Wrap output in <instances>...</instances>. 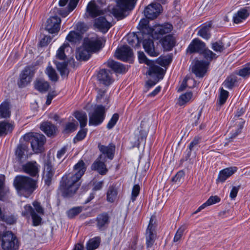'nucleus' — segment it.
<instances>
[{
	"instance_id": "f257e3e1",
	"label": "nucleus",
	"mask_w": 250,
	"mask_h": 250,
	"mask_svg": "<svg viewBox=\"0 0 250 250\" xmlns=\"http://www.w3.org/2000/svg\"><path fill=\"white\" fill-rule=\"evenodd\" d=\"M86 169L84 163L80 161L74 167V173H69L62 178L60 190L63 196L70 197L75 193L80 185L79 181Z\"/></svg>"
},
{
	"instance_id": "f03ea898",
	"label": "nucleus",
	"mask_w": 250,
	"mask_h": 250,
	"mask_svg": "<svg viewBox=\"0 0 250 250\" xmlns=\"http://www.w3.org/2000/svg\"><path fill=\"white\" fill-rule=\"evenodd\" d=\"M172 30V25L167 23L162 25H156L150 28L148 34H142L143 45L145 51L151 56H158L159 53L155 51L153 41L150 37L158 39L161 36L171 32Z\"/></svg>"
},
{
	"instance_id": "7ed1b4c3",
	"label": "nucleus",
	"mask_w": 250,
	"mask_h": 250,
	"mask_svg": "<svg viewBox=\"0 0 250 250\" xmlns=\"http://www.w3.org/2000/svg\"><path fill=\"white\" fill-rule=\"evenodd\" d=\"M36 181L31 178L24 176H16L14 181V185L21 194H31L36 188Z\"/></svg>"
},
{
	"instance_id": "20e7f679",
	"label": "nucleus",
	"mask_w": 250,
	"mask_h": 250,
	"mask_svg": "<svg viewBox=\"0 0 250 250\" xmlns=\"http://www.w3.org/2000/svg\"><path fill=\"white\" fill-rule=\"evenodd\" d=\"M136 0H117V5L112 9V13L118 19L124 18L127 15L126 12L133 9Z\"/></svg>"
},
{
	"instance_id": "39448f33",
	"label": "nucleus",
	"mask_w": 250,
	"mask_h": 250,
	"mask_svg": "<svg viewBox=\"0 0 250 250\" xmlns=\"http://www.w3.org/2000/svg\"><path fill=\"white\" fill-rule=\"evenodd\" d=\"M1 247L3 250H18L19 242L16 236L11 231L4 232L1 236Z\"/></svg>"
},
{
	"instance_id": "423d86ee",
	"label": "nucleus",
	"mask_w": 250,
	"mask_h": 250,
	"mask_svg": "<svg viewBox=\"0 0 250 250\" xmlns=\"http://www.w3.org/2000/svg\"><path fill=\"white\" fill-rule=\"evenodd\" d=\"M105 107L102 105H96L93 112L89 115V125H98L101 124L105 118Z\"/></svg>"
},
{
	"instance_id": "0eeeda50",
	"label": "nucleus",
	"mask_w": 250,
	"mask_h": 250,
	"mask_svg": "<svg viewBox=\"0 0 250 250\" xmlns=\"http://www.w3.org/2000/svg\"><path fill=\"white\" fill-rule=\"evenodd\" d=\"M104 42L103 38L95 36L91 38H85L83 44L92 53H96L103 47V44Z\"/></svg>"
},
{
	"instance_id": "6e6552de",
	"label": "nucleus",
	"mask_w": 250,
	"mask_h": 250,
	"mask_svg": "<svg viewBox=\"0 0 250 250\" xmlns=\"http://www.w3.org/2000/svg\"><path fill=\"white\" fill-rule=\"evenodd\" d=\"M153 222V219L151 217L145 233L146 244L148 248L151 247L153 246L156 238L155 226Z\"/></svg>"
},
{
	"instance_id": "1a4fd4ad",
	"label": "nucleus",
	"mask_w": 250,
	"mask_h": 250,
	"mask_svg": "<svg viewBox=\"0 0 250 250\" xmlns=\"http://www.w3.org/2000/svg\"><path fill=\"white\" fill-rule=\"evenodd\" d=\"M34 72L29 67H26L22 71L18 84L19 87H23L30 83L34 75Z\"/></svg>"
},
{
	"instance_id": "9d476101",
	"label": "nucleus",
	"mask_w": 250,
	"mask_h": 250,
	"mask_svg": "<svg viewBox=\"0 0 250 250\" xmlns=\"http://www.w3.org/2000/svg\"><path fill=\"white\" fill-rule=\"evenodd\" d=\"M162 11V6L160 3H152L148 5L144 10L146 18L153 20L158 17Z\"/></svg>"
},
{
	"instance_id": "9b49d317",
	"label": "nucleus",
	"mask_w": 250,
	"mask_h": 250,
	"mask_svg": "<svg viewBox=\"0 0 250 250\" xmlns=\"http://www.w3.org/2000/svg\"><path fill=\"white\" fill-rule=\"evenodd\" d=\"M61 20L57 16H53L46 21L45 29L49 33H58L60 30Z\"/></svg>"
},
{
	"instance_id": "f8f14e48",
	"label": "nucleus",
	"mask_w": 250,
	"mask_h": 250,
	"mask_svg": "<svg viewBox=\"0 0 250 250\" xmlns=\"http://www.w3.org/2000/svg\"><path fill=\"white\" fill-rule=\"evenodd\" d=\"M45 142V137L43 135L36 134L31 142V146L35 153L42 151V146Z\"/></svg>"
},
{
	"instance_id": "ddd939ff",
	"label": "nucleus",
	"mask_w": 250,
	"mask_h": 250,
	"mask_svg": "<svg viewBox=\"0 0 250 250\" xmlns=\"http://www.w3.org/2000/svg\"><path fill=\"white\" fill-rule=\"evenodd\" d=\"M98 147L102 153V154L100 155L99 157V159L105 160V156L110 160H112L113 158L115 148V146L114 145L110 144L107 146L99 145Z\"/></svg>"
},
{
	"instance_id": "4468645a",
	"label": "nucleus",
	"mask_w": 250,
	"mask_h": 250,
	"mask_svg": "<svg viewBox=\"0 0 250 250\" xmlns=\"http://www.w3.org/2000/svg\"><path fill=\"white\" fill-rule=\"evenodd\" d=\"M21 213L23 216L27 217H29L30 215L33 219V223L34 226L39 225L41 222L42 218L41 216L37 214L30 205H25Z\"/></svg>"
},
{
	"instance_id": "2eb2a0df",
	"label": "nucleus",
	"mask_w": 250,
	"mask_h": 250,
	"mask_svg": "<svg viewBox=\"0 0 250 250\" xmlns=\"http://www.w3.org/2000/svg\"><path fill=\"white\" fill-rule=\"evenodd\" d=\"M118 59L125 62L129 61L133 56L132 50L127 45H124L116 51Z\"/></svg>"
},
{
	"instance_id": "dca6fc26",
	"label": "nucleus",
	"mask_w": 250,
	"mask_h": 250,
	"mask_svg": "<svg viewBox=\"0 0 250 250\" xmlns=\"http://www.w3.org/2000/svg\"><path fill=\"white\" fill-rule=\"evenodd\" d=\"M97 79L100 83L106 86L110 85L113 82L110 71L104 69L99 71Z\"/></svg>"
},
{
	"instance_id": "f3484780",
	"label": "nucleus",
	"mask_w": 250,
	"mask_h": 250,
	"mask_svg": "<svg viewBox=\"0 0 250 250\" xmlns=\"http://www.w3.org/2000/svg\"><path fill=\"white\" fill-rule=\"evenodd\" d=\"M208 63L204 61H196L192 66V71L197 77H202L206 72Z\"/></svg>"
},
{
	"instance_id": "a211bd4d",
	"label": "nucleus",
	"mask_w": 250,
	"mask_h": 250,
	"mask_svg": "<svg viewBox=\"0 0 250 250\" xmlns=\"http://www.w3.org/2000/svg\"><path fill=\"white\" fill-rule=\"evenodd\" d=\"M206 47V44L198 39H194L189 45L188 50L190 53H199L201 54Z\"/></svg>"
},
{
	"instance_id": "6ab92c4d",
	"label": "nucleus",
	"mask_w": 250,
	"mask_h": 250,
	"mask_svg": "<svg viewBox=\"0 0 250 250\" xmlns=\"http://www.w3.org/2000/svg\"><path fill=\"white\" fill-rule=\"evenodd\" d=\"M24 172L31 176H36L39 171V166L35 161L29 162L22 166Z\"/></svg>"
},
{
	"instance_id": "aec40b11",
	"label": "nucleus",
	"mask_w": 250,
	"mask_h": 250,
	"mask_svg": "<svg viewBox=\"0 0 250 250\" xmlns=\"http://www.w3.org/2000/svg\"><path fill=\"white\" fill-rule=\"evenodd\" d=\"M86 13L92 17L94 18L103 14V10L96 4L95 0H91L87 4Z\"/></svg>"
},
{
	"instance_id": "412c9836",
	"label": "nucleus",
	"mask_w": 250,
	"mask_h": 250,
	"mask_svg": "<svg viewBox=\"0 0 250 250\" xmlns=\"http://www.w3.org/2000/svg\"><path fill=\"white\" fill-rule=\"evenodd\" d=\"M97 228L101 230L107 228L110 222V217L107 213L99 214L96 218Z\"/></svg>"
},
{
	"instance_id": "4be33fe9",
	"label": "nucleus",
	"mask_w": 250,
	"mask_h": 250,
	"mask_svg": "<svg viewBox=\"0 0 250 250\" xmlns=\"http://www.w3.org/2000/svg\"><path fill=\"white\" fill-rule=\"evenodd\" d=\"M237 167H229L221 170L218 174L217 181L220 182H224L228 178L236 172Z\"/></svg>"
},
{
	"instance_id": "5701e85b",
	"label": "nucleus",
	"mask_w": 250,
	"mask_h": 250,
	"mask_svg": "<svg viewBox=\"0 0 250 250\" xmlns=\"http://www.w3.org/2000/svg\"><path fill=\"white\" fill-rule=\"evenodd\" d=\"M236 121L235 125L232 127V130L229 133V141H232L241 132V130L244 126L245 122L242 119L238 118Z\"/></svg>"
},
{
	"instance_id": "b1692460",
	"label": "nucleus",
	"mask_w": 250,
	"mask_h": 250,
	"mask_svg": "<svg viewBox=\"0 0 250 250\" xmlns=\"http://www.w3.org/2000/svg\"><path fill=\"white\" fill-rule=\"evenodd\" d=\"M249 7L241 8L233 17V20L234 23H239L245 20L249 15Z\"/></svg>"
},
{
	"instance_id": "393cba45",
	"label": "nucleus",
	"mask_w": 250,
	"mask_h": 250,
	"mask_svg": "<svg viewBox=\"0 0 250 250\" xmlns=\"http://www.w3.org/2000/svg\"><path fill=\"white\" fill-rule=\"evenodd\" d=\"M95 26L103 32H107L111 27L110 23L105 18L100 17L95 20Z\"/></svg>"
},
{
	"instance_id": "a878e982",
	"label": "nucleus",
	"mask_w": 250,
	"mask_h": 250,
	"mask_svg": "<svg viewBox=\"0 0 250 250\" xmlns=\"http://www.w3.org/2000/svg\"><path fill=\"white\" fill-rule=\"evenodd\" d=\"M92 53H93L90 50L84 47V45L83 44L78 49L76 57L78 60L86 61L89 59Z\"/></svg>"
},
{
	"instance_id": "bb28decb",
	"label": "nucleus",
	"mask_w": 250,
	"mask_h": 250,
	"mask_svg": "<svg viewBox=\"0 0 250 250\" xmlns=\"http://www.w3.org/2000/svg\"><path fill=\"white\" fill-rule=\"evenodd\" d=\"M54 171L52 166L49 164L45 165L43 171V178L46 185L49 186L51 184Z\"/></svg>"
},
{
	"instance_id": "cd10ccee",
	"label": "nucleus",
	"mask_w": 250,
	"mask_h": 250,
	"mask_svg": "<svg viewBox=\"0 0 250 250\" xmlns=\"http://www.w3.org/2000/svg\"><path fill=\"white\" fill-rule=\"evenodd\" d=\"M211 22L205 24L198 31V35L205 40H208L211 36L210 30L211 28Z\"/></svg>"
},
{
	"instance_id": "c85d7f7f",
	"label": "nucleus",
	"mask_w": 250,
	"mask_h": 250,
	"mask_svg": "<svg viewBox=\"0 0 250 250\" xmlns=\"http://www.w3.org/2000/svg\"><path fill=\"white\" fill-rule=\"evenodd\" d=\"M70 50L72 51V48L70 47L68 43H64L57 50L56 53V57L61 60H65L66 59V52Z\"/></svg>"
},
{
	"instance_id": "c756f323",
	"label": "nucleus",
	"mask_w": 250,
	"mask_h": 250,
	"mask_svg": "<svg viewBox=\"0 0 250 250\" xmlns=\"http://www.w3.org/2000/svg\"><path fill=\"white\" fill-rule=\"evenodd\" d=\"M107 66L117 73H124L126 71V68L122 63L109 60L107 62Z\"/></svg>"
},
{
	"instance_id": "7c9ffc66",
	"label": "nucleus",
	"mask_w": 250,
	"mask_h": 250,
	"mask_svg": "<svg viewBox=\"0 0 250 250\" xmlns=\"http://www.w3.org/2000/svg\"><path fill=\"white\" fill-rule=\"evenodd\" d=\"M41 129L48 136L53 135L56 130V126L49 122L42 123L41 125Z\"/></svg>"
},
{
	"instance_id": "2f4dec72",
	"label": "nucleus",
	"mask_w": 250,
	"mask_h": 250,
	"mask_svg": "<svg viewBox=\"0 0 250 250\" xmlns=\"http://www.w3.org/2000/svg\"><path fill=\"white\" fill-rule=\"evenodd\" d=\"M237 75L232 74L227 78L223 83V85L229 89H232L236 85L238 82V78Z\"/></svg>"
},
{
	"instance_id": "473e14b6",
	"label": "nucleus",
	"mask_w": 250,
	"mask_h": 250,
	"mask_svg": "<svg viewBox=\"0 0 250 250\" xmlns=\"http://www.w3.org/2000/svg\"><path fill=\"white\" fill-rule=\"evenodd\" d=\"M104 159L100 160L95 162L92 166V168L94 170H96L101 174H104L107 171V169L104 164Z\"/></svg>"
},
{
	"instance_id": "72a5a7b5",
	"label": "nucleus",
	"mask_w": 250,
	"mask_h": 250,
	"mask_svg": "<svg viewBox=\"0 0 250 250\" xmlns=\"http://www.w3.org/2000/svg\"><path fill=\"white\" fill-rule=\"evenodd\" d=\"M175 41L171 35L166 36L162 40V45L165 49L171 50L175 45Z\"/></svg>"
},
{
	"instance_id": "f704fd0d",
	"label": "nucleus",
	"mask_w": 250,
	"mask_h": 250,
	"mask_svg": "<svg viewBox=\"0 0 250 250\" xmlns=\"http://www.w3.org/2000/svg\"><path fill=\"white\" fill-rule=\"evenodd\" d=\"M34 87L36 89L40 92H45L48 90L50 85L47 82L43 80H39L35 82Z\"/></svg>"
},
{
	"instance_id": "c9c22d12",
	"label": "nucleus",
	"mask_w": 250,
	"mask_h": 250,
	"mask_svg": "<svg viewBox=\"0 0 250 250\" xmlns=\"http://www.w3.org/2000/svg\"><path fill=\"white\" fill-rule=\"evenodd\" d=\"M10 116L9 103L4 102L0 104V119L8 118Z\"/></svg>"
},
{
	"instance_id": "e433bc0d",
	"label": "nucleus",
	"mask_w": 250,
	"mask_h": 250,
	"mask_svg": "<svg viewBox=\"0 0 250 250\" xmlns=\"http://www.w3.org/2000/svg\"><path fill=\"white\" fill-rule=\"evenodd\" d=\"M105 90L99 89L97 91V95L96 97V101L97 103L105 104H107L109 102V97L105 94Z\"/></svg>"
},
{
	"instance_id": "4c0bfd02",
	"label": "nucleus",
	"mask_w": 250,
	"mask_h": 250,
	"mask_svg": "<svg viewBox=\"0 0 250 250\" xmlns=\"http://www.w3.org/2000/svg\"><path fill=\"white\" fill-rule=\"evenodd\" d=\"M14 128L13 125L6 122L0 123V136L5 135L11 132Z\"/></svg>"
},
{
	"instance_id": "58836bf2",
	"label": "nucleus",
	"mask_w": 250,
	"mask_h": 250,
	"mask_svg": "<svg viewBox=\"0 0 250 250\" xmlns=\"http://www.w3.org/2000/svg\"><path fill=\"white\" fill-rule=\"evenodd\" d=\"M82 35L80 33L76 31H70L66 37V40L72 43L79 42L82 39Z\"/></svg>"
},
{
	"instance_id": "ea45409f",
	"label": "nucleus",
	"mask_w": 250,
	"mask_h": 250,
	"mask_svg": "<svg viewBox=\"0 0 250 250\" xmlns=\"http://www.w3.org/2000/svg\"><path fill=\"white\" fill-rule=\"evenodd\" d=\"M235 74L243 78H247L250 76V63H247L240 69L235 72Z\"/></svg>"
},
{
	"instance_id": "a19ab883",
	"label": "nucleus",
	"mask_w": 250,
	"mask_h": 250,
	"mask_svg": "<svg viewBox=\"0 0 250 250\" xmlns=\"http://www.w3.org/2000/svg\"><path fill=\"white\" fill-rule=\"evenodd\" d=\"M79 1V0H70L67 10L63 12L62 9H60L59 13L63 17H66L76 7Z\"/></svg>"
},
{
	"instance_id": "79ce46f5",
	"label": "nucleus",
	"mask_w": 250,
	"mask_h": 250,
	"mask_svg": "<svg viewBox=\"0 0 250 250\" xmlns=\"http://www.w3.org/2000/svg\"><path fill=\"white\" fill-rule=\"evenodd\" d=\"M74 116L79 121L81 127L83 128L86 125L87 118L85 112L76 111L74 114Z\"/></svg>"
},
{
	"instance_id": "37998d69",
	"label": "nucleus",
	"mask_w": 250,
	"mask_h": 250,
	"mask_svg": "<svg viewBox=\"0 0 250 250\" xmlns=\"http://www.w3.org/2000/svg\"><path fill=\"white\" fill-rule=\"evenodd\" d=\"M201 54H202L204 58L208 62L211 61L213 59H216L219 55H217V54L213 52L211 50L206 47Z\"/></svg>"
},
{
	"instance_id": "c03bdc74",
	"label": "nucleus",
	"mask_w": 250,
	"mask_h": 250,
	"mask_svg": "<svg viewBox=\"0 0 250 250\" xmlns=\"http://www.w3.org/2000/svg\"><path fill=\"white\" fill-rule=\"evenodd\" d=\"M57 68L60 72L61 75L63 76H66L68 74V70L67 68V64L66 62H57L55 61Z\"/></svg>"
},
{
	"instance_id": "a18cd8bd",
	"label": "nucleus",
	"mask_w": 250,
	"mask_h": 250,
	"mask_svg": "<svg viewBox=\"0 0 250 250\" xmlns=\"http://www.w3.org/2000/svg\"><path fill=\"white\" fill-rule=\"evenodd\" d=\"M148 65L149 66V70L147 72L149 75H161L163 74V69L160 66L154 65L153 62H152V63L150 65Z\"/></svg>"
},
{
	"instance_id": "49530a36",
	"label": "nucleus",
	"mask_w": 250,
	"mask_h": 250,
	"mask_svg": "<svg viewBox=\"0 0 250 250\" xmlns=\"http://www.w3.org/2000/svg\"><path fill=\"white\" fill-rule=\"evenodd\" d=\"M27 146L25 144H21L18 146L15 154L19 160H21L24 155L25 152H27Z\"/></svg>"
},
{
	"instance_id": "de8ad7c7",
	"label": "nucleus",
	"mask_w": 250,
	"mask_h": 250,
	"mask_svg": "<svg viewBox=\"0 0 250 250\" xmlns=\"http://www.w3.org/2000/svg\"><path fill=\"white\" fill-rule=\"evenodd\" d=\"M100 243V239L99 237H95L89 240L86 245L87 250H94L99 247Z\"/></svg>"
},
{
	"instance_id": "09e8293b",
	"label": "nucleus",
	"mask_w": 250,
	"mask_h": 250,
	"mask_svg": "<svg viewBox=\"0 0 250 250\" xmlns=\"http://www.w3.org/2000/svg\"><path fill=\"white\" fill-rule=\"evenodd\" d=\"M117 195L116 189L111 186L109 187L107 192V200L108 202H113L116 199Z\"/></svg>"
},
{
	"instance_id": "8fccbe9b",
	"label": "nucleus",
	"mask_w": 250,
	"mask_h": 250,
	"mask_svg": "<svg viewBox=\"0 0 250 250\" xmlns=\"http://www.w3.org/2000/svg\"><path fill=\"white\" fill-rule=\"evenodd\" d=\"M211 48L216 52V54H220L225 49L224 44L220 41L211 43Z\"/></svg>"
},
{
	"instance_id": "3c124183",
	"label": "nucleus",
	"mask_w": 250,
	"mask_h": 250,
	"mask_svg": "<svg viewBox=\"0 0 250 250\" xmlns=\"http://www.w3.org/2000/svg\"><path fill=\"white\" fill-rule=\"evenodd\" d=\"M192 97V93L191 92H187L182 94L179 98L178 103L180 105H183L189 102Z\"/></svg>"
},
{
	"instance_id": "603ef678",
	"label": "nucleus",
	"mask_w": 250,
	"mask_h": 250,
	"mask_svg": "<svg viewBox=\"0 0 250 250\" xmlns=\"http://www.w3.org/2000/svg\"><path fill=\"white\" fill-rule=\"evenodd\" d=\"M127 41L128 43L132 46H134V43H136L135 45L136 47L140 46L139 38L134 34L128 35L127 37Z\"/></svg>"
},
{
	"instance_id": "864d4df0",
	"label": "nucleus",
	"mask_w": 250,
	"mask_h": 250,
	"mask_svg": "<svg viewBox=\"0 0 250 250\" xmlns=\"http://www.w3.org/2000/svg\"><path fill=\"white\" fill-rule=\"evenodd\" d=\"M82 207H77L73 208L67 211V216L69 218H73L78 214L80 213L83 210Z\"/></svg>"
},
{
	"instance_id": "5fc2aeb1",
	"label": "nucleus",
	"mask_w": 250,
	"mask_h": 250,
	"mask_svg": "<svg viewBox=\"0 0 250 250\" xmlns=\"http://www.w3.org/2000/svg\"><path fill=\"white\" fill-rule=\"evenodd\" d=\"M45 73L51 81L54 82L57 81L58 78V76L55 70L51 66H48L46 68Z\"/></svg>"
},
{
	"instance_id": "6e6d98bb",
	"label": "nucleus",
	"mask_w": 250,
	"mask_h": 250,
	"mask_svg": "<svg viewBox=\"0 0 250 250\" xmlns=\"http://www.w3.org/2000/svg\"><path fill=\"white\" fill-rule=\"evenodd\" d=\"M184 173L182 171H180L172 178V182L176 185H179L184 179Z\"/></svg>"
},
{
	"instance_id": "4d7b16f0",
	"label": "nucleus",
	"mask_w": 250,
	"mask_h": 250,
	"mask_svg": "<svg viewBox=\"0 0 250 250\" xmlns=\"http://www.w3.org/2000/svg\"><path fill=\"white\" fill-rule=\"evenodd\" d=\"M220 94L219 95V102L220 104H224L229 96V92L223 89V87L220 88Z\"/></svg>"
},
{
	"instance_id": "13d9d810",
	"label": "nucleus",
	"mask_w": 250,
	"mask_h": 250,
	"mask_svg": "<svg viewBox=\"0 0 250 250\" xmlns=\"http://www.w3.org/2000/svg\"><path fill=\"white\" fill-rule=\"evenodd\" d=\"M171 59L167 56L161 57L157 59V62L162 66L168 65L171 62Z\"/></svg>"
},
{
	"instance_id": "bf43d9fd",
	"label": "nucleus",
	"mask_w": 250,
	"mask_h": 250,
	"mask_svg": "<svg viewBox=\"0 0 250 250\" xmlns=\"http://www.w3.org/2000/svg\"><path fill=\"white\" fill-rule=\"evenodd\" d=\"M186 229L187 227L186 225H183L179 228L173 239V241L174 242H177L180 240L183 235L184 231Z\"/></svg>"
},
{
	"instance_id": "052dcab7",
	"label": "nucleus",
	"mask_w": 250,
	"mask_h": 250,
	"mask_svg": "<svg viewBox=\"0 0 250 250\" xmlns=\"http://www.w3.org/2000/svg\"><path fill=\"white\" fill-rule=\"evenodd\" d=\"M0 218L1 220L10 225L14 224L16 221V218L13 215H5L1 213Z\"/></svg>"
},
{
	"instance_id": "680f3d73",
	"label": "nucleus",
	"mask_w": 250,
	"mask_h": 250,
	"mask_svg": "<svg viewBox=\"0 0 250 250\" xmlns=\"http://www.w3.org/2000/svg\"><path fill=\"white\" fill-rule=\"evenodd\" d=\"M119 118V116L117 113L114 114L107 124V128L109 129L112 128L117 123Z\"/></svg>"
},
{
	"instance_id": "e2e57ef3",
	"label": "nucleus",
	"mask_w": 250,
	"mask_h": 250,
	"mask_svg": "<svg viewBox=\"0 0 250 250\" xmlns=\"http://www.w3.org/2000/svg\"><path fill=\"white\" fill-rule=\"evenodd\" d=\"M78 127V124L76 123H68L66 124L64 131L66 133H69L75 131Z\"/></svg>"
},
{
	"instance_id": "0e129e2a",
	"label": "nucleus",
	"mask_w": 250,
	"mask_h": 250,
	"mask_svg": "<svg viewBox=\"0 0 250 250\" xmlns=\"http://www.w3.org/2000/svg\"><path fill=\"white\" fill-rule=\"evenodd\" d=\"M138 59L141 63H145L147 65H150L152 61L148 60L143 52H138Z\"/></svg>"
},
{
	"instance_id": "69168bd1",
	"label": "nucleus",
	"mask_w": 250,
	"mask_h": 250,
	"mask_svg": "<svg viewBox=\"0 0 250 250\" xmlns=\"http://www.w3.org/2000/svg\"><path fill=\"white\" fill-rule=\"evenodd\" d=\"M200 138L199 137H195L189 145V152L188 153V156L189 157L190 151L194 150L197 146L199 143Z\"/></svg>"
},
{
	"instance_id": "338daca9",
	"label": "nucleus",
	"mask_w": 250,
	"mask_h": 250,
	"mask_svg": "<svg viewBox=\"0 0 250 250\" xmlns=\"http://www.w3.org/2000/svg\"><path fill=\"white\" fill-rule=\"evenodd\" d=\"M140 192V187L138 185H135L133 186L132 194H131V199L133 201H135L136 198L138 196Z\"/></svg>"
},
{
	"instance_id": "774afa93",
	"label": "nucleus",
	"mask_w": 250,
	"mask_h": 250,
	"mask_svg": "<svg viewBox=\"0 0 250 250\" xmlns=\"http://www.w3.org/2000/svg\"><path fill=\"white\" fill-rule=\"evenodd\" d=\"M33 205L35 208V209L38 213L37 214L40 216V215H42L44 213V210L40 203L37 201H35L33 203Z\"/></svg>"
}]
</instances>
